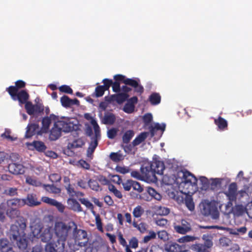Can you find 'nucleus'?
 Returning a JSON list of instances; mask_svg holds the SVG:
<instances>
[{
	"label": "nucleus",
	"mask_w": 252,
	"mask_h": 252,
	"mask_svg": "<svg viewBox=\"0 0 252 252\" xmlns=\"http://www.w3.org/2000/svg\"><path fill=\"white\" fill-rule=\"evenodd\" d=\"M197 179L186 169L174 170V184L178 186V191L174 193V200L179 204H185L190 211L194 210L192 195L197 189Z\"/></svg>",
	"instance_id": "obj_1"
},
{
	"label": "nucleus",
	"mask_w": 252,
	"mask_h": 252,
	"mask_svg": "<svg viewBox=\"0 0 252 252\" xmlns=\"http://www.w3.org/2000/svg\"><path fill=\"white\" fill-rule=\"evenodd\" d=\"M26 227V223L21 220H17L11 225L7 235L11 242L15 243L18 248L24 252H42V249L38 246L33 247L31 252L28 248V241L25 232Z\"/></svg>",
	"instance_id": "obj_2"
},
{
	"label": "nucleus",
	"mask_w": 252,
	"mask_h": 252,
	"mask_svg": "<svg viewBox=\"0 0 252 252\" xmlns=\"http://www.w3.org/2000/svg\"><path fill=\"white\" fill-rule=\"evenodd\" d=\"M14 101L18 100L20 105L25 104V108L27 113L30 115L38 114L43 113L44 106L42 103L33 104L31 101H28L29 94L25 90H22L17 92L8 93Z\"/></svg>",
	"instance_id": "obj_3"
},
{
	"label": "nucleus",
	"mask_w": 252,
	"mask_h": 252,
	"mask_svg": "<svg viewBox=\"0 0 252 252\" xmlns=\"http://www.w3.org/2000/svg\"><path fill=\"white\" fill-rule=\"evenodd\" d=\"M74 226H75V222L73 221H70L67 223L62 221H55L53 229L54 234L57 238V241L65 244Z\"/></svg>",
	"instance_id": "obj_4"
},
{
	"label": "nucleus",
	"mask_w": 252,
	"mask_h": 252,
	"mask_svg": "<svg viewBox=\"0 0 252 252\" xmlns=\"http://www.w3.org/2000/svg\"><path fill=\"white\" fill-rule=\"evenodd\" d=\"M72 231L75 243L80 247L86 246L88 241L87 232L85 230L78 229L77 225L75 223Z\"/></svg>",
	"instance_id": "obj_5"
},
{
	"label": "nucleus",
	"mask_w": 252,
	"mask_h": 252,
	"mask_svg": "<svg viewBox=\"0 0 252 252\" xmlns=\"http://www.w3.org/2000/svg\"><path fill=\"white\" fill-rule=\"evenodd\" d=\"M149 162L155 175L156 174L163 175L164 170L168 169L167 167L165 166L163 162L160 160V158L157 155H155L153 160Z\"/></svg>",
	"instance_id": "obj_6"
},
{
	"label": "nucleus",
	"mask_w": 252,
	"mask_h": 252,
	"mask_svg": "<svg viewBox=\"0 0 252 252\" xmlns=\"http://www.w3.org/2000/svg\"><path fill=\"white\" fill-rule=\"evenodd\" d=\"M140 171L142 174L144 181H154L157 179L156 175H155L150 162H145L140 167Z\"/></svg>",
	"instance_id": "obj_7"
},
{
	"label": "nucleus",
	"mask_w": 252,
	"mask_h": 252,
	"mask_svg": "<svg viewBox=\"0 0 252 252\" xmlns=\"http://www.w3.org/2000/svg\"><path fill=\"white\" fill-rule=\"evenodd\" d=\"M228 202L227 206H232L233 202L236 203L237 197V185L235 182L231 183L228 186V190L224 192Z\"/></svg>",
	"instance_id": "obj_8"
},
{
	"label": "nucleus",
	"mask_w": 252,
	"mask_h": 252,
	"mask_svg": "<svg viewBox=\"0 0 252 252\" xmlns=\"http://www.w3.org/2000/svg\"><path fill=\"white\" fill-rule=\"evenodd\" d=\"M57 125L61 128L63 132H69L78 129V126L71 121L69 118H63L57 121Z\"/></svg>",
	"instance_id": "obj_9"
},
{
	"label": "nucleus",
	"mask_w": 252,
	"mask_h": 252,
	"mask_svg": "<svg viewBox=\"0 0 252 252\" xmlns=\"http://www.w3.org/2000/svg\"><path fill=\"white\" fill-rule=\"evenodd\" d=\"M123 83L126 85L130 86L134 88V92L141 94L144 91L143 87L139 84L140 80L138 78H127L124 75Z\"/></svg>",
	"instance_id": "obj_10"
},
{
	"label": "nucleus",
	"mask_w": 252,
	"mask_h": 252,
	"mask_svg": "<svg viewBox=\"0 0 252 252\" xmlns=\"http://www.w3.org/2000/svg\"><path fill=\"white\" fill-rule=\"evenodd\" d=\"M201 212L204 216H211L214 219H217L219 217L220 213L218 208L211 205V203L204 205L201 210Z\"/></svg>",
	"instance_id": "obj_11"
},
{
	"label": "nucleus",
	"mask_w": 252,
	"mask_h": 252,
	"mask_svg": "<svg viewBox=\"0 0 252 252\" xmlns=\"http://www.w3.org/2000/svg\"><path fill=\"white\" fill-rule=\"evenodd\" d=\"M64 244L58 241L47 243L45 246V252H63Z\"/></svg>",
	"instance_id": "obj_12"
},
{
	"label": "nucleus",
	"mask_w": 252,
	"mask_h": 252,
	"mask_svg": "<svg viewBox=\"0 0 252 252\" xmlns=\"http://www.w3.org/2000/svg\"><path fill=\"white\" fill-rule=\"evenodd\" d=\"M165 128V125L163 124L162 125L158 123L155 124L154 125H151L148 129L150 131V133L152 137L158 135L159 137L161 136Z\"/></svg>",
	"instance_id": "obj_13"
},
{
	"label": "nucleus",
	"mask_w": 252,
	"mask_h": 252,
	"mask_svg": "<svg viewBox=\"0 0 252 252\" xmlns=\"http://www.w3.org/2000/svg\"><path fill=\"white\" fill-rule=\"evenodd\" d=\"M54 229L51 226H47L41 231L40 237L43 242L47 243L50 242L53 236Z\"/></svg>",
	"instance_id": "obj_14"
},
{
	"label": "nucleus",
	"mask_w": 252,
	"mask_h": 252,
	"mask_svg": "<svg viewBox=\"0 0 252 252\" xmlns=\"http://www.w3.org/2000/svg\"><path fill=\"white\" fill-rule=\"evenodd\" d=\"M8 169L11 173L14 175L23 174L25 172V167L22 164L14 162L9 163Z\"/></svg>",
	"instance_id": "obj_15"
},
{
	"label": "nucleus",
	"mask_w": 252,
	"mask_h": 252,
	"mask_svg": "<svg viewBox=\"0 0 252 252\" xmlns=\"http://www.w3.org/2000/svg\"><path fill=\"white\" fill-rule=\"evenodd\" d=\"M22 199L24 200L25 205L30 207L38 206L41 204L40 201L38 200L36 195L34 193H29L26 198Z\"/></svg>",
	"instance_id": "obj_16"
},
{
	"label": "nucleus",
	"mask_w": 252,
	"mask_h": 252,
	"mask_svg": "<svg viewBox=\"0 0 252 252\" xmlns=\"http://www.w3.org/2000/svg\"><path fill=\"white\" fill-rule=\"evenodd\" d=\"M61 102L62 106L65 108H68L74 105L78 106L80 104V102L77 98L72 99L65 95L61 98Z\"/></svg>",
	"instance_id": "obj_17"
},
{
	"label": "nucleus",
	"mask_w": 252,
	"mask_h": 252,
	"mask_svg": "<svg viewBox=\"0 0 252 252\" xmlns=\"http://www.w3.org/2000/svg\"><path fill=\"white\" fill-rule=\"evenodd\" d=\"M39 125L35 123L28 124L26 127V131L25 137L29 138L38 132Z\"/></svg>",
	"instance_id": "obj_18"
},
{
	"label": "nucleus",
	"mask_w": 252,
	"mask_h": 252,
	"mask_svg": "<svg viewBox=\"0 0 252 252\" xmlns=\"http://www.w3.org/2000/svg\"><path fill=\"white\" fill-rule=\"evenodd\" d=\"M24 200L19 198L9 199L7 201V209H18L20 207L25 205Z\"/></svg>",
	"instance_id": "obj_19"
},
{
	"label": "nucleus",
	"mask_w": 252,
	"mask_h": 252,
	"mask_svg": "<svg viewBox=\"0 0 252 252\" xmlns=\"http://www.w3.org/2000/svg\"><path fill=\"white\" fill-rule=\"evenodd\" d=\"M62 131H63L61 128L57 125V122H55L53 127L50 130L49 139L52 141L56 140L61 136Z\"/></svg>",
	"instance_id": "obj_20"
},
{
	"label": "nucleus",
	"mask_w": 252,
	"mask_h": 252,
	"mask_svg": "<svg viewBox=\"0 0 252 252\" xmlns=\"http://www.w3.org/2000/svg\"><path fill=\"white\" fill-rule=\"evenodd\" d=\"M124 75L122 74H117L114 76V82H112V90L114 92L119 93L121 91L120 83H123Z\"/></svg>",
	"instance_id": "obj_21"
},
{
	"label": "nucleus",
	"mask_w": 252,
	"mask_h": 252,
	"mask_svg": "<svg viewBox=\"0 0 252 252\" xmlns=\"http://www.w3.org/2000/svg\"><path fill=\"white\" fill-rule=\"evenodd\" d=\"M26 85V84L24 81L19 80L15 82V86H10L7 88L6 91L8 93L17 92L19 91V90L24 88Z\"/></svg>",
	"instance_id": "obj_22"
},
{
	"label": "nucleus",
	"mask_w": 252,
	"mask_h": 252,
	"mask_svg": "<svg viewBox=\"0 0 252 252\" xmlns=\"http://www.w3.org/2000/svg\"><path fill=\"white\" fill-rule=\"evenodd\" d=\"M58 117L54 114H51L49 117H45L42 120V129L45 131H47L51 124L52 120L56 121Z\"/></svg>",
	"instance_id": "obj_23"
},
{
	"label": "nucleus",
	"mask_w": 252,
	"mask_h": 252,
	"mask_svg": "<svg viewBox=\"0 0 252 252\" xmlns=\"http://www.w3.org/2000/svg\"><path fill=\"white\" fill-rule=\"evenodd\" d=\"M0 252H14L13 248L7 239H0Z\"/></svg>",
	"instance_id": "obj_24"
},
{
	"label": "nucleus",
	"mask_w": 252,
	"mask_h": 252,
	"mask_svg": "<svg viewBox=\"0 0 252 252\" xmlns=\"http://www.w3.org/2000/svg\"><path fill=\"white\" fill-rule=\"evenodd\" d=\"M214 123L220 130L223 131L227 129L228 123L227 121L220 116L215 119Z\"/></svg>",
	"instance_id": "obj_25"
},
{
	"label": "nucleus",
	"mask_w": 252,
	"mask_h": 252,
	"mask_svg": "<svg viewBox=\"0 0 252 252\" xmlns=\"http://www.w3.org/2000/svg\"><path fill=\"white\" fill-rule=\"evenodd\" d=\"M28 145L33 147L39 152H44L47 148L45 144L40 141H33L32 142L28 144Z\"/></svg>",
	"instance_id": "obj_26"
},
{
	"label": "nucleus",
	"mask_w": 252,
	"mask_h": 252,
	"mask_svg": "<svg viewBox=\"0 0 252 252\" xmlns=\"http://www.w3.org/2000/svg\"><path fill=\"white\" fill-rule=\"evenodd\" d=\"M67 204L70 206V208L76 212H82V209L79 202L75 199L70 198L67 200Z\"/></svg>",
	"instance_id": "obj_27"
},
{
	"label": "nucleus",
	"mask_w": 252,
	"mask_h": 252,
	"mask_svg": "<svg viewBox=\"0 0 252 252\" xmlns=\"http://www.w3.org/2000/svg\"><path fill=\"white\" fill-rule=\"evenodd\" d=\"M149 132H143L140 133L132 141L133 146H138L144 142L147 138Z\"/></svg>",
	"instance_id": "obj_28"
},
{
	"label": "nucleus",
	"mask_w": 252,
	"mask_h": 252,
	"mask_svg": "<svg viewBox=\"0 0 252 252\" xmlns=\"http://www.w3.org/2000/svg\"><path fill=\"white\" fill-rule=\"evenodd\" d=\"M149 101L152 105H157L161 101V96L158 93H153L149 97Z\"/></svg>",
	"instance_id": "obj_29"
},
{
	"label": "nucleus",
	"mask_w": 252,
	"mask_h": 252,
	"mask_svg": "<svg viewBox=\"0 0 252 252\" xmlns=\"http://www.w3.org/2000/svg\"><path fill=\"white\" fill-rule=\"evenodd\" d=\"M116 121V117L113 113H107L104 116L102 122L105 125H113Z\"/></svg>",
	"instance_id": "obj_30"
},
{
	"label": "nucleus",
	"mask_w": 252,
	"mask_h": 252,
	"mask_svg": "<svg viewBox=\"0 0 252 252\" xmlns=\"http://www.w3.org/2000/svg\"><path fill=\"white\" fill-rule=\"evenodd\" d=\"M134 135V132L133 130H127L123 134L122 136L123 142L124 144H127L129 143L131 139Z\"/></svg>",
	"instance_id": "obj_31"
},
{
	"label": "nucleus",
	"mask_w": 252,
	"mask_h": 252,
	"mask_svg": "<svg viewBox=\"0 0 252 252\" xmlns=\"http://www.w3.org/2000/svg\"><path fill=\"white\" fill-rule=\"evenodd\" d=\"M98 145V142L97 139H93L91 140L89 144V146L87 149V157L92 158L94 150Z\"/></svg>",
	"instance_id": "obj_32"
},
{
	"label": "nucleus",
	"mask_w": 252,
	"mask_h": 252,
	"mask_svg": "<svg viewBox=\"0 0 252 252\" xmlns=\"http://www.w3.org/2000/svg\"><path fill=\"white\" fill-rule=\"evenodd\" d=\"M113 96L115 97V101L118 104H122L127 99L129 95L126 93H120L113 94Z\"/></svg>",
	"instance_id": "obj_33"
},
{
	"label": "nucleus",
	"mask_w": 252,
	"mask_h": 252,
	"mask_svg": "<svg viewBox=\"0 0 252 252\" xmlns=\"http://www.w3.org/2000/svg\"><path fill=\"white\" fill-rule=\"evenodd\" d=\"M155 214L159 216H165L169 213V210L164 207L155 206L154 208Z\"/></svg>",
	"instance_id": "obj_34"
},
{
	"label": "nucleus",
	"mask_w": 252,
	"mask_h": 252,
	"mask_svg": "<svg viewBox=\"0 0 252 252\" xmlns=\"http://www.w3.org/2000/svg\"><path fill=\"white\" fill-rule=\"evenodd\" d=\"M79 200L82 204L84 205L88 209H90L93 215H95L94 205L88 199L85 198H79Z\"/></svg>",
	"instance_id": "obj_35"
},
{
	"label": "nucleus",
	"mask_w": 252,
	"mask_h": 252,
	"mask_svg": "<svg viewBox=\"0 0 252 252\" xmlns=\"http://www.w3.org/2000/svg\"><path fill=\"white\" fill-rule=\"evenodd\" d=\"M43 187L46 191L50 193H59L61 192V189L53 184H44L43 185Z\"/></svg>",
	"instance_id": "obj_36"
},
{
	"label": "nucleus",
	"mask_w": 252,
	"mask_h": 252,
	"mask_svg": "<svg viewBox=\"0 0 252 252\" xmlns=\"http://www.w3.org/2000/svg\"><path fill=\"white\" fill-rule=\"evenodd\" d=\"M147 192L150 196L158 201H160L162 198L161 195L152 187L147 188Z\"/></svg>",
	"instance_id": "obj_37"
},
{
	"label": "nucleus",
	"mask_w": 252,
	"mask_h": 252,
	"mask_svg": "<svg viewBox=\"0 0 252 252\" xmlns=\"http://www.w3.org/2000/svg\"><path fill=\"white\" fill-rule=\"evenodd\" d=\"M91 123L93 125L95 134L94 137H93L92 138V140H93V139H97L98 140V139H99L100 137V131L99 126L97 124L96 122L94 120H93Z\"/></svg>",
	"instance_id": "obj_38"
},
{
	"label": "nucleus",
	"mask_w": 252,
	"mask_h": 252,
	"mask_svg": "<svg viewBox=\"0 0 252 252\" xmlns=\"http://www.w3.org/2000/svg\"><path fill=\"white\" fill-rule=\"evenodd\" d=\"M174 229L180 234H185L191 230L189 226L186 225H177L174 226Z\"/></svg>",
	"instance_id": "obj_39"
},
{
	"label": "nucleus",
	"mask_w": 252,
	"mask_h": 252,
	"mask_svg": "<svg viewBox=\"0 0 252 252\" xmlns=\"http://www.w3.org/2000/svg\"><path fill=\"white\" fill-rule=\"evenodd\" d=\"M192 250L196 252H210V250L203 244H196L192 246Z\"/></svg>",
	"instance_id": "obj_40"
},
{
	"label": "nucleus",
	"mask_w": 252,
	"mask_h": 252,
	"mask_svg": "<svg viewBox=\"0 0 252 252\" xmlns=\"http://www.w3.org/2000/svg\"><path fill=\"white\" fill-rule=\"evenodd\" d=\"M108 189L109 190L112 192L116 197L119 199H122L123 197V195L121 192L117 189L114 185H109L108 187Z\"/></svg>",
	"instance_id": "obj_41"
},
{
	"label": "nucleus",
	"mask_w": 252,
	"mask_h": 252,
	"mask_svg": "<svg viewBox=\"0 0 252 252\" xmlns=\"http://www.w3.org/2000/svg\"><path fill=\"white\" fill-rule=\"evenodd\" d=\"M6 214L10 218L15 219L20 216V212L18 209H7Z\"/></svg>",
	"instance_id": "obj_42"
},
{
	"label": "nucleus",
	"mask_w": 252,
	"mask_h": 252,
	"mask_svg": "<svg viewBox=\"0 0 252 252\" xmlns=\"http://www.w3.org/2000/svg\"><path fill=\"white\" fill-rule=\"evenodd\" d=\"M153 120V116L151 113H146L143 116V121L144 124V126L145 128L149 127Z\"/></svg>",
	"instance_id": "obj_43"
},
{
	"label": "nucleus",
	"mask_w": 252,
	"mask_h": 252,
	"mask_svg": "<svg viewBox=\"0 0 252 252\" xmlns=\"http://www.w3.org/2000/svg\"><path fill=\"white\" fill-rule=\"evenodd\" d=\"M105 91H106L105 89L101 85L98 86L95 88L92 96L96 97H101L104 94Z\"/></svg>",
	"instance_id": "obj_44"
},
{
	"label": "nucleus",
	"mask_w": 252,
	"mask_h": 252,
	"mask_svg": "<svg viewBox=\"0 0 252 252\" xmlns=\"http://www.w3.org/2000/svg\"><path fill=\"white\" fill-rule=\"evenodd\" d=\"M234 211L238 215H242L246 213V206H244L242 204L236 205L234 207Z\"/></svg>",
	"instance_id": "obj_45"
},
{
	"label": "nucleus",
	"mask_w": 252,
	"mask_h": 252,
	"mask_svg": "<svg viewBox=\"0 0 252 252\" xmlns=\"http://www.w3.org/2000/svg\"><path fill=\"white\" fill-rule=\"evenodd\" d=\"M88 185L90 188L95 191L101 190L98 182L94 180L90 179L88 181Z\"/></svg>",
	"instance_id": "obj_46"
},
{
	"label": "nucleus",
	"mask_w": 252,
	"mask_h": 252,
	"mask_svg": "<svg viewBox=\"0 0 252 252\" xmlns=\"http://www.w3.org/2000/svg\"><path fill=\"white\" fill-rule=\"evenodd\" d=\"M173 174L171 175H168L167 174H165L163 175L162 178V182L166 185H172L173 184Z\"/></svg>",
	"instance_id": "obj_47"
},
{
	"label": "nucleus",
	"mask_w": 252,
	"mask_h": 252,
	"mask_svg": "<svg viewBox=\"0 0 252 252\" xmlns=\"http://www.w3.org/2000/svg\"><path fill=\"white\" fill-rule=\"evenodd\" d=\"M144 210L142 207L138 205L135 207L133 210V215L135 218H139L144 213Z\"/></svg>",
	"instance_id": "obj_48"
},
{
	"label": "nucleus",
	"mask_w": 252,
	"mask_h": 252,
	"mask_svg": "<svg viewBox=\"0 0 252 252\" xmlns=\"http://www.w3.org/2000/svg\"><path fill=\"white\" fill-rule=\"evenodd\" d=\"M110 158L114 162H118L124 159L122 154L118 153H112L110 155Z\"/></svg>",
	"instance_id": "obj_49"
},
{
	"label": "nucleus",
	"mask_w": 252,
	"mask_h": 252,
	"mask_svg": "<svg viewBox=\"0 0 252 252\" xmlns=\"http://www.w3.org/2000/svg\"><path fill=\"white\" fill-rule=\"evenodd\" d=\"M133 181L132 180H127L125 182H122V184L123 189L125 191H129L133 187Z\"/></svg>",
	"instance_id": "obj_50"
},
{
	"label": "nucleus",
	"mask_w": 252,
	"mask_h": 252,
	"mask_svg": "<svg viewBox=\"0 0 252 252\" xmlns=\"http://www.w3.org/2000/svg\"><path fill=\"white\" fill-rule=\"evenodd\" d=\"M84 145L85 142L82 139L79 138L73 141V142L70 144V147L71 148H78L82 147Z\"/></svg>",
	"instance_id": "obj_51"
},
{
	"label": "nucleus",
	"mask_w": 252,
	"mask_h": 252,
	"mask_svg": "<svg viewBox=\"0 0 252 252\" xmlns=\"http://www.w3.org/2000/svg\"><path fill=\"white\" fill-rule=\"evenodd\" d=\"M26 183L30 185L35 187H39L41 185V183L31 177H28L26 180Z\"/></svg>",
	"instance_id": "obj_52"
},
{
	"label": "nucleus",
	"mask_w": 252,
	"mask_h": 252,
	"mask_svg": "<svg viewBox=\"0 0 252 252\" xmlns=\"http://www.w3.org/2000/svg\"><path fill=\"white\" fill-rule=\"evenodd\" d=\"M17 190L16 188H7L4 190V193L7 195L13 196L17 195Z\"/></svg>",
	"instance_id": "obj_53"
},
{
	"label": "nucleus",
	"mask_w": 252,
	"mask_h": 252,
	"mask_svg": "<svg viewBox=\"0 0 252 252\" xmlns=\"http://www.w3.org/2000/svg\"><path fill=\"white\" fill-rule=\"evenodd\" d=\"M195 240V238L194 236H191L189 235H186L184 236L179 239H178L177 241L179 243H185V242H192Z\"/></svg>",
	"instance_id": "obj_54"
},
{
	"label": "nucleus",
	"mask_w": 252,
	"mask_h": 252,
	"mask_svg": "<svg viewBox=\"0 0 252 252\" xmlns=\"http://www.w3.org/2000/svg\"><path fill=\"white\" fill-rule=\"evenodd\" d=\"M132 189L138 193H141L143 190V187L138 182L133 181Z\"/></svg>",
	"instance_id": "obj_55"
},
{
	"label": "nucleus",
	"mask_w": 252,
	"mask_h": 252,
	"mask_svg": "<svg viewBox=\"0 0 252 252\" xmlns=\"http://www.w3.org/2000/svg\"><path fill=\"white\" fill-rule=\"evenodd\" d=\"M59 89L60 92L63 93H65L68 94H72L73 93V90L69 86L66 85L60 86L59 88Z\"/></svg>",
	"instance_id": "obj_56"
},
{
	"label": "nucleus",
	"mask_w": 252,
	"mask_h": 252,
	"mask_svg": "<svg viewBox=\"0 0 252 252\" xmlns=\"http://www.w3.org/2000/svg\"><path fill=\"white\" fill-rule=\"evenodd\" d=\"M50 181L52 183H57L61 180V176L59 174L53 173L49 176Z\"/></svg>",
	"instance_id": "obj_57"
},
{
	"label": "nucleus",
	"mask_w": 252,
	"mask_h": 252,
	"mask_svg": "<svg viewBox=\"0 0 252 252\" xmlns=\"http://www.w3.org/2000/svg\"><path fill=\"white\" fill-rule=\"evenodd\" d=\"M134 108L135 106H133L131 104H129L127 102L125 104L123 108V110L125 112L130 114L132 113L134 111Z\"/></svg>",
	"instance_id": "obj_58"
},
{
	"label": "nucleus",
	"mask_w": 252,
	"mask_h": 252,
	"mask_svg": "<svg viewBox=\"0 0 252 252\" xmlns=\"http://www.w3.org/2000/svg\"><path fill=\"white\" fill-rule=\"evenodd\" d=\"M200 181L202 185V188L205 190L207 189L210 186V183L208 179L205 177H201Z\"/></svg>",
	"instance_id": "obj_59"
},
{
	"label": "nucleus",
	"mask_w": 252,
	"mask_h": 252,
	"mask_svg": "<svg viewBox=\"0 0 252 252\" xmlns=\"http://www.w3.org/2000/svg\"><path fill=\"white\" fill-rule=\"evenodd\" d=\"M94 216H95V223H96L97 228L99 231H103L102 223L101 222V220L100 217V216L99 214H96V213H95V215H94Z\"/></svg>",
	"instance_id": "obj_60"
},
{
	"label": "nucleus",
	"mask_w": 252,
	"mask_h": 252,
	"mask_svg": "<svg viewBox=\"0 0 252 252\" xmlns=\"http://www.w3.org/2000/svg\"><path fill=\"white\" fill-rule=\"evenodd\" d=\"M131 176L138 180L144 181V179L141 172L138 171L133 170L130 173Z\"/></svg>",
	"instance_id": "obj_61"
},
{
	"label": "nucleus",
	"mask_w": 252,
	"mask_h": 252,
	"mask_svg": "<svg viewBox=\"0 0 252 252\" xmlns=\"http://www.w3.org/2000/svg\"><path fill=\"white\" fill-rule=\"evenodd\" d=\"M116 171L120 173L125 174L129 172V169L128 167L125 166H121L117 165L115 168Z\"/></svg>",
	"instance_id": "obj_62"
},
{
	"label": "nucleus",
	"mask_w": 252,
	"mask_h": 252,
	"mask_svg": "<svg viewBox=\"0 0 252 252\" xmlns=\"http://www.w3.org/2000/svg\"><path fill=\"white\" fill-rule=\"evenodd\" d=\"M65 188L67 190V193L71 197H74L75 194H76V191L74 190L73 188L71 187V186L70 184H68L67 185H65Z\"/></svg>",
	"instance_id": "obj_63"
},
{
	"label": "nucleus",
	"mask_w": 252,
	"mask_h": 252,
	"mask_svg": "<svg viewBox=\"0 0 252 252\" xmlns=\"http://www.w3.org/2000/svg\"><path fill=\"white\" fill-rule=\"evenodd\" d=\"M246 213L249 217L252 219V201L246 205Z\"/></svg>",
	"instance_id": "obj_64"
}]
</instances>
